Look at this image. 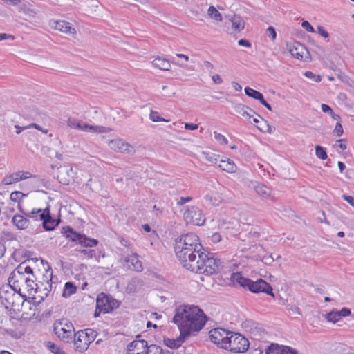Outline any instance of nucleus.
<instances>
[{
  "label": "nucleus",
  "instance_id": "obj_1",
  "mask_svg": "<svg viewBox=\"0 0 354 354\" xmlns=\"http://www.w3.org/2000/svg\"><path fill=\"white\" fill-rule=\"evenodd\" d=\"M173 322L178 325L180 336L176 339H165L164 342L167 347L177 348L187 337L203 328L206 316L198 306H181L176 308Z\"/></svg>",
  "mask_w": 354,
  "mask_h": 354
},
{
  "label": "nucleus",
  "instance_id": "obj_2",
  "mask_svg": "<svg viewBox=\"0 0 354 354\" xmlns=\"http://www.w3.org/2000/svg\"><path fill=\"white\" fill-rule=\"evenodd\" d=\"M192 263H194L195 268L191 266V268L186 269L192 272L198 274H205L210 276L220 272L224 267V263L220 259L217 258L216 255L212 252H208L203 248L196 255L194 260L191 261Z\"/></svg>",
  "mask_w": 354,
  "mask_h": 354
},
{
  "label": "nucleus",
  "instance_id": "obj_3",
  "mask_svg": "<svg viewBox=\"0 0 354 354\" xmlns=\"http://www.w3.org/2000/svg\"><path fill=\"white\" fill-rule=\"evenodd\" d=\"M230 279L234 286L248 289L254 293L265 292L274 297L272 286L262 279L253 281L248 278H245L240 272H234L231 274Z\"/></svg>",
  "mask_w": 354,
  "mask_h": 354
},
{
  "label": "nucleus",
  "instance_id": "obj_4",
  "mask_svg": "<svg viewBox=\"0 0 354 354\" xmlns=\"http://www.w3.org/2000/svg\"><path fill=\"white\" fill-rule=\"evenodd\" d=\"M53 330L57 337L65 343L72 342L75 333L73 324L67 319L56 320Z\"/></svg>",
  "mask_w": 354,
  "mask_h": 354
},
{
  "label": "nucleus",
  "instance_id": "obj_5",
  "mask_svg": "<svg viewBox=\"0 0 354 354\" xmlns=\"http://www.w3.org/2000/svg\"><path fill=\"white\" fill-rule=\"evenodd\" d=\"M120 302L112 296L101 292L96 299V309L94 316L98 317L101 313H109L118 308Z\"/></svg>",
  "mask_w": 354,
  "mask_h": 354
},
{
  "label": "nucleus",
  "instance_id": "obj_6",
  "mask_svg": "<svg viewBox=\"0 0 354 354\" xmlns=\"http://www.w3.org/2000/svg\"><path fill=\"white\" fill-rule=\"evenodd\" d=\"M62 233L70 241L78 243L83 247H93L98 243L97 240L88 238L85 234L78 233L70 226L63 227Z\"/></svg>",
  "mask_w": 354,
  "mask_h": 354
},
{
  "label": "nucleus",
  "instance_id": "obj_7",
  "mask_svg": "<svg viewBox=\"0 0 354 354\" xmlns=\"http://www.w3.org/2000/svg\"><path fill=\"white\" fill-rule=\"evenodd\" d=\"M227 344L224 345V349H229L234 353L245 352L249 348V341L239 333L232 332Z\"/></svg>",
  "mask_w": 354,
  "mask_h": 354
},
{
  "label": "nucleus",
  "instance_id": "obj_8",
  "mask_svg": "<svg viewBox=\"0 0 354 354\" xmlns=\"http://www.w3.org/2000/svg\"><path fill=\"white\" fill-rule=\"evenodd\" d=\"M180 248L183 246V248L187 250H203V245L199 242V239L197 235L193 233H188L186 234L181 235L180 237L175 240L174 246Z\"/></svg>",
  "mask_w": 354,
  "mask_h": 354
},
{
  "label": "nucleus",
  "instance_id": "obj_9",
  "mask_svg": "<svg viewBox=\"0 0 354 354\" xmlns=\"http://www.w3.org/2000/svg\"><path fill=\"white\" fill-rule=\"evenodd\" d=\"M175 254L176 255L177 259L180 261V264L183 268L185 269L187 268H191V266H193V268H195L194 263H192L191 261H193L196 258V254L198 253L200 251L199 250H185L183 248V246L182 248L178 247H174Z\"/></svg>",
  "mask_w": 354,
  "mask_h": 354
},
{
  "label": "nucleus",
  "instance_id": "obj_10",
  "mask_svg": "<svg viewBox=\"0 0 354 354\" xmlns=\"http://www.w3.org/2000/svg\"><path fill=\"white\" fill-rule=\"evenodd\" d=\"M183 218L187 224L191 223L198 226L203 225L205 221L202 211L196 206L188 207L184 212Z\"/></svg>",
  "mask_w": 354,
  "mask_h": 354
},
{
  "label": "nucleus",
  "instance_id": "obj_11",
  "mask_svg": "<svg viewBox=\"0 0 354 354\" xmlns=\"http://www.w3.org/2000/svg\"><path fill=\"white\" fill-rule=\"evenodd\" d=\"M26 272V264L24 263H20L10 274V276L8 278V283H13V288L15 291H17L18 293L22 297H26V295L21 293V288H18V283L19 281H24L25 277L24 274Z\"/></svg>",
  "mask_w": 354,
  "mask_h": 354
},
{
  "label": "nucleus",
  "instance_id": "obj_12",
  "mask_svg": "<svg viewBox=\"0 0 354 354\" xmlns=\"http://www.w3.org/2000/svg\"><path fill=\"white\" fill-rule=\"evenodd\" d=\"M231 333L232 331L226 330L221 328H214L209 333V339L212 342L224 348V345L227 344Z\"/></svg>",
  "mask_w": 354,
  "mask_h": 354
},
{
  "label": "nucleus",
  "instance_id": "obj_13",
  "mask_svg": "<svg viewBox=\"0 0 354 354\" xmlns=\"http://www.w3.org/2000/svg\"><path fill=\"white\" fill-rule=\"evenodd\" d=\"M156 344L148 346L145 340H134L128 345L127 354H149Z\"/></svg>",
  "mask_w": 354,
  "mask_h": 354
},
{
  "label": "nucleus",
  "instance_id": "obj_14",
  "mask_svg": "<svg viewBox=\"0 0 354 354\" xmlns=\"http://www.w3.org/2000/svg\"><path fill=\"white\" fill-rule=\"evenodd\" d=\"M89 339L86 333H84V330H79L77 333H75L72 342H73L77 351L82 352L86 351L91 344Z\"/></svg>",
  "mask_w": 354,
  "mask_h": 354
},
{
  "label": "nucleus",
  "instance_id": "obj_15",
  "mask_svg": "<svg viewBox=\"0 0 354 354\" xmlns=\"http://www.w3.org/2000/svg\"><path fill=\"white\" fill-rule=\"evenodd\" d=\"M57 180L63 185H69L73 181V168L69 166L64 165L57 169Z\"/></svg>",
  "mask_w": 354,
  "mask_h": 354
},
{
  "label": "nucleus",
  "instance_id": "obj_16",
  "mask_svg": "<svg viewBox=\"0 0 354 354\" xmlns=\"http://www.w3.org/2000/svg\"><path fill=\"white\" fill-rule=\"evenodd\" d=\"M110 148L116 152L120 153H133V147L122 139H115L110 141L109 144Z\"/></svg>",
  "mask_w": 354,
  "mask_h": 354
},
{
  "label": "nucleus",
  "instance_id": "obj_17",
  "mask_svg": "<svg viewBox=\"0 0 354 354\" xmlns=\"http://www.w3.org/2000/svg\"><path fill=\"white\" fill-rule=\"evenodd\" d=\"M39 221H42L43 227L46 231L54 230L59 224V221L51 217L48 208L39 214Z\"/></svg>",
  "mask_w": 354,
  "mask_h": 354
},
{
  "label": "nucleus",
  "instance_id": "obj_18",
  "mask_svg": "<svg viewBox=\"0 0 354 354\" xmlns=\"http://www.w3.org/2000/svg\"><path fill=\"white\" fill-rule=\"evenodd\" d=\"M34 278L35 277L33 275L32 278L26 277L24 281H19L17 288L22 286L23 289L26 290L29 296L34 295L35 293L41 292V287L38 283H35Z\"/></svg>",
  "mask_w": 354,
  "mask_h": 354
},
{
  "label": "nucleus",
  "instance_id": "obj_19",
  "mask_svg": "<svg viewBox=\"0 0 354 354\" xmlns=\"http://www.w3.org/2000/svg\"><path fill=\"white\" fill-rule=\"evenodd\" d=\"M234 109L236 113H237L240 117L248 118L249 120L254 116L261 118V116L256 113L253 109L242 104H235Z\"/></svg>",
  "mask_w": 354,
  "mask_h": 354
},
{
  "label": "nucleus",
  "instance_id": "obj_20",
  "mask_svg": "<svg viewBox=\"0 0 354 354\" xmlns=\"http://www.w3.org/2000/svg\"><path fill=\"white\" fill-rule=\"evenodd\" d=\"M50 26L55 30L62 32L74 35L76 34V30L72 28L70 24L66 21H53L50 22Z\"/></svg>",
  "mask_w": 354,
  "mask_h": 354
},
{
  "label": "nucleus",
  "instance_id": "obj_21",
  "mask_svg": "<svg viewBox=\"0 0 354 354\" xmlns=\"http://www.w3.org/2000/svg\"><path fill=\"white\" fill-rule=\"evenodd\" d=\"M124 262L129 269L136 270L137 272L142 270V262L138 259V255L136 254H132L131 255L126 257Z\"/></svg>",
  "mask_w": 354,
  "mask_h": 354
},
{
  "label": "nucleus",
  "instance_id": "obj_22",
  "mask_svg": "<svg viewBox=\"0 0 354 354\" xmlns=\"http://www.w3.org/2000/svg\"><path fill=\"white\" fill-rule=\"evenodd\" d=\"M9 286L6 287L8 290H4L3 288L0 290V298L5 300L8 304L12 306L14 304L12 297L15 296V292H18L14 290L13 283H9Z\"/></svg>",
  "mask_w": 354,
  "mask_h": 354
},
{
  "label": "nucleus",
  "instance_id": "obj_23",
  "mask_svg": "<svg viewBox=\"0 0 354 354\" xmlns=\"http://www.w3.org/2000/svg\"><path fill=\"white\" fill-rule=\"evenodd\" d=\"M255 324L251 320H246L243 322L242 326L245 328L248 332L250 333L252 335L254 336V339H258L259 336H261V333H264V330L261 328L257 326H254Z\"/></svg>",
  "mask_w": 354,
  "mask_h": 354
},
{
  "label": "nucleus",
  "instance_id": "obj_24",
  "mask_svg": "<svg viewBox=\"0 0 354 354\" xmlns=\"http://www.w3.org/2000/svg\"><path fill=\"white\" fill-rule=\"evenodd\" d=\"M83 131L94 132V133H108L111 131L109 127L102 126L90 125L81 121V127L79 129Z\"/></svg>",
  "mask_w": 354,
  "mask_h": 354
},
{
  "label": "nucleus",
  "instance_id": "obj_25",
  "mask_svg": "<svg viewBox=\"0 0 354 354\" xmlns=\"http://www.w3.org/2000/svg\"><path fill=\"white\" fill-rule=\"evenodd\" d=\"M217 165L222 170L229 173H234L236 170V165L229 158H219Z\"/></svg>",
  "mask_w": 354,
  "mask_h": 354
},
{
  "label": "nucleus",
  "instance_id": "obj_26",
  "mask_svg": "<svg viewBox=\"0 0 354 354\" xmlns=\"http://www.w3.org/2000/svg\"><path fill=\"white\" fill-rule=\"evenodd\" d=\"M12 223L19 230H26L28 228L30 221L22 215L16 214L12 218Z\"/></svg>",
  "mask_w": 354,
  "mask_h": 354
},
{
  "label": "nucleus",
  "instance_id": "obj_27",
  "mask_svg": "<svg viewBox=\"0 0 354 354\" xmlns=\"http://www.w3.org/2000/svg\"><path fill=\"white\" fill-rule=\"evenodd\" d=\"M252 121L249 120L250 123L256 124V127L262 132H271V127L268 122L265 120L262 117L259 118L258 117L252 118Z\"/></svg>",
  "mask_w": 354,
  "mask_h": 354
},
{
  "label": "nucleus",
  "instance_id": "obj_28",
  "mask_svg": "<svg viewBox=\"0 0 354 354\" xmlns=\"http://www.w3.org/2000/svg\"><path fill=\"white\" fill-rule=\"evenodd\" d=\"M287 48L292 57L299 60H301L303 59V53L300 50L304 49V46L300 43L287 44Z\"/></svg>",
  "mask_w": 354,
  "mask_h": 354
},
{
  "label": "nucleus",
  "instance_id": "obj_29",
  "mask_svg": "<svg viewBox=\"0 0 354 354\" xmlns=\"http://www.w3.org/2000/svg\"><path fill=\"white\" fill-rule=\"evenodd\" d=\"M50 279H48V277L46 276V279L45 281V283L43 282H40L39 286L41 287V295L39 296L41 297V300H44L45 297L48 295V293L50 292L52 288V284L50 283V281L52 280V272L49 274Z\"/></svg>",
  "mask_w": 354,
  "mask_h": 354
},
{
  "label": "nucleus",
  "instance_id": "obj_30",
  "mask_svg": "<svg viewBox=\"0 0 354 354\" xmlns=\"http://www.w3.org/2000/svg\"><path fill=\"white\" fill-rule=\"evenodd\" d=\"M24 174L21 173V171L13 173L10 175H8V176H6V177H4L2 183L4 185H11V184L15 183L19 180L28 178V176H23Z\"/></svg>",
  "mask_w": 354,
  "mask_h": 354
},
{
  "label": "nucleus",
  "instance_id": "obj_31",
  "mask_svg": "<svg viewBox=\"0 0 354 354\" xmlns=\"http://www.w3.org/2000/svg\"><path fill=\"white\" fill-rule=\"evenodd\" d=\"M152 64L160 70L168 71L171 68L170 62L168 59L162 57H157L153 60Z\"/></svg>",
  "mask_w": 354,
  "mask_h": 354
},
{
  "label": "nucleus",
  "instance_id": "obj_32",
  "mask_svg": "<svg viewBox=\"0 0 354 354\" xmlns=\"http://www.w3.org/2000/svg\"><path fill=\"white\" fill-rule=\"evenodd\" d=\"M205 203L207 205L218 206L221 203V197L217 194H207L205 198Z\"/></svg>",
  "mask_w": 354,
  "mask_h": 354
},
{
  "label": "nucleus",
  "instance_id": "obj_33",
  "mask_svg": "<svg viewBox=\"0 0 354 354\" xmlns=\"http://www.w3.org/2000/svg\"><path fill=\"white\" fill-rule=\"evenodd\" d=\"M231 22L232 24V28L235 31L240 32L245 28V21L239 15H234L231 19Z\"/></svg>",
  "mask_w": 354,
  "mask_h": 354
},
{
  "label": "nucleus",
  "instance_id": "obj_34",
  "mask_svg": "<svg viewBox=\"0 0 354 354\" xmlns=\"http://www.w3.org/2000/svg\"><path fill=\"white\" fill-rule=\"evenodd\" d=\"M15 235L9 231L3 230L0 234V242H2L3 245L7 243H11L16 241Z\"/></svg>",
  "mask_w": 354,
  "mask_h": 354
},
{
  "label": "nucleus",
  "instance_id": "obj_35",
  "mask_svg": "<svg viewBox=\"0 0 354 354\" xmlns=\"http://www.w3.org/2000/svg\"><path fill=\"white\" fill-rule=\"evenodd\" d=\"M254 190L259 196L268 198L270 194V189L265 185L258 184L254 186Z\"/></svg>",
  "mask_w": 354,
  "mask_h": 354
},
{
  "label": "nucleus",
  "instance_id": "obj_36",
  "mask_svg": "<svg viewBox=\"0 0 354 354\" xmlns=\"http://www.w3.org/2000/svg\"><path fill=\"white\" fill-rule=\"evenodd\" d=\"M283 346L272 343L266 349V354H282Z\"/></svg>",
  "mask_w": 354,
  "mask_h": 354
},
{
  "label": "nucleus",
  "instance_id": "obj_37",
  "mask_svg": "<svg viewBox=\"0 0 354 354\" xmlns=\"http://www.w3.org/2000/svg\"><path fill=\"white\" fill-rule=\"evenodd\" d=\"M76 286L72 282H66L64 285V289L62 293L63 297H67L76 292Z\"/></svg>",
  "mask_w": 354,
  "mask_h": 354
},
{
  "label": "nucleus",
  "instance_id": "obj_38",
  "mask_svg": "<svg viewBox=\"0 0 354 354\" xmlns=\"http://www.w3.org/2000/svg\"><path fill=\"white\" fill-rule=\"evenodd\" d=\"M245 95H248L250 97H252L253 99L259 100V98H261V96L263 94L260 93L259 91H257L256 90H254L250 87H245Z\"/></svg>",
  "mask_w": 354,
  "mask_h": 354
},
{
  "label": "nucleus",
  "instance_id": "obj_39",
  "mask_svg": "<svg viewBox=\"0 0 354 354\" xmlns=\"http://www.w3.org/2000/svg\"><path fill=\"white\" fill-rule=\"evenodd\" d=\"M208 15L217 21H221L223 18L221 13L214 7L210 6L208 9Z\"/></svg>",
  "mask_w": 354,
  "mask_h": 354
},
{
  "label": "nucleus",
  "instance_id": "obj_40",
  "mask_svg": "<svg viewBox=\"0 0 354 354\" xmlns=\"http://www.w3.org/2000/svg\"><path fill=\"white\" fill-rule=\"evenodd\" d=\"M46 346L48 350H50L53 353L55 354H64V351L62 348L57 345L56 344L52 342H48L46 343Z\"/></svg>",
  "mask_w": 354,
  "mask_h": 354
},
{
  "label": "nucleus",
  "instance_id": "obj_41",
  "mask_svg": "<svg viewBox=\"0 0 354 354\" xmlns=\"http://www.w3.org/2000/svg\"><path fill=\"white\" fill-rule=\"evenodd\" d=\"M326 318L328 322L335 323L338 322L341 317L338 310H332L326 315Z\"/></svg>",
  "mask_w": 354,
  "mask_h": 354
},
{
  "label": "nucleus",
  "instance_id": "obj_42",
  "mask_svg": "<svg viewBox=\"0 0 354 354\" xmlns=\"http://www.w3.org/2000/svg\"><path fill=\"white\" fill-rule=\"evenodd\" d=\"M315 153L321 160H326L328 157L325 149L320 145H317L315 147Z\"/></svg>",
  "mask_w": 354,
  "mask_h": 354
},
{
  "label": "nucleus",
  "instance_id": "obj_43",
  "mask_svg": "<svg viewBox=\"0 0 354 354\" xmlns=\"http://www.w3.org/2000/svg\"><path fill=\"white\" fill-rule=\"evenodd\" d=\"M151 353L149 354H173L171 351L168 350H164L162 347L156 345L155 346L151 347Z\"/></svg>",
  "mask_w": 354,
  "mask_h": 354
},
{
  "label": "nucleus",
  "instance_id": "obj_44",
  "mask_svg": "<svg viewBox=\"0 0 354 354\" xmlns=\"http://www.w3.org/2000/svg\"><path fill=\"white\" fill-rule=\"evenodd\" d=\"M67 124L69 127L75 129H79L81 127V121L75 118H68Z\"/></svg>",
  "mask_w": 354,
  "mask_h": 354
},
{
  "label": "nucleus",
  "instance_id": "obj_45",
  "mask_svg": "<svg viewBox=\"0 0 354 354\" xmlns=\"http://www.w3.org/2000/svg\"><path fill=\"white\" fill-rule=\"evenodd\" d=\"M149 118L153 122H162V121L169 122V120H165V119L162 118V117H160L159 115V113L158 111H153V110L151 111V112H150Z\"/></svg>",
  "mask_w": 354,
  "mask_h": 354
},
{
  "label": "nucleus",
  "instance_id": "obj_46",
  "mask_svg": "<svg viewBox=\"0 0 354 354\" xmlns=\"http://www.w3.org/2000/svg\"><path fill=\"white\" fill-rule=\"evenodd\" d=\"M31 127H35L37 129L41 130V128L37 124H30L28 126H26V127H20L19 125L15 126V128L17 129L16 133L17 134L20 133L23 130H26V129H28Z\"/></svg>",
  "mask_w": 354,
  "mask_h": 354
},
{
  "label": "nucleus",
  "instance_id": "obj_47",
  "mask_svg": "<svg viewBox=\"0 0 354 354\" xmlns=\"http://www.w3.org/2000/svg\"><path fill=\"white\" fill-rule=\"evenodd\" d=\"M84 333H86L87 337H89L90 343L93 342L97 336V332L91 328H87L85 330H84Z\"/></svg>",
  "mask_w": 354,
  "mask_h": 354
},
{
  "label": "nucleus",
  "instance_id": "obj_48",
  "mask_svg": "<svg viewBox=\"0 0 354 354\" xmlns=\"http://www.w3.org/2000/svg\"><path fill=\"white\" fill-rule=\"evenodd\" d=\"M204 155L205 156L206 160H207L209 162L216 164L218 162L219 157H216L214 153H204Z\"/></svg>",
  "mask_w": 354,
  "mask_h": 354
},
{
  "label": "nucleus",
  "instance_id": "obj_49",
  "mask_svg": "<svg viewBox=\"0 0 354 354\" xmlns=\"http://www.w3.org/2000/svg\"><path fill=\"white\" fill-rule=\"evenodd\" d=\"M24 196H25V194H24L22 192H21L19 191H15L10 194V200L16 202Z\"/></svg>",
  "mask_w": 354,
  "mask_h": 354
},
{
  "label": "nucleus",
  "instance_id": "obj_50",
  "mask_svg": "<svg viewBox=\"0 0 354 354\" xmlns=\"http://www.w3.org/2000/svg\"><path fill=\"white\" fill-rule=\"evenodd\" d=\"M42 212H43L41 209H33L31 212L24 213V214L29 218H33V219H35L36 221H37V214L39 213L40 214Z\"/></svg>",
  "mask_w": 354,
  "mask_h": 354
},
{
  "label": "nucleus",
  "instance_id": "obj_51",
  "mask_svg": "<svg viewBox=\"0 0 354 354\" xmlns=\"http://www.w3.org/2000/svg\"><path fill=\"white\" fill-rule=\"evenodd\" d=\"M267 35L271 38L272 41L275 40L277 37L276 30L274 27L269 26L266 30Z\"/></svg>",
  "mask_w": 354,
  "mask_h": 354
},
{
  "label": "nucleus",
  "instance_id": "obj_52",
  "mask_svg": "<svg viewBox=\"0 0 354 354\" xmlns=\"http://www.w3.org/2000/svg\"><path fill=\"white\" fill-rule=\"evenodd\" d=\"M304 75L307 77V78H310V79H313L315 82H319L321 81V77L319 75H315L313 72L311 71H306L304 73Z\"/></svg>",
  "mask_w": 354,
  "mask_h": 354
},
{
  "label": "nucleus",
  "instance_id": "obj_53",
  "mask_svg": "<svg viewBox=\"0 0 354 354\" xmlns=\"http://www.w3.org/2000/svg\"><path fill=\"white\" fill-rule=\"evenodd\" d=\"M261 261L266 265H271L274 261V258L272 254H266L262 257Z\"/></svg>",
  "mask_w": 354,
  "mask_h": 354
},
{
  "label": "nucleus",
  "instance_id": "obj_54",
  "mask_svg": "<svg viewBox=\"0 0 354 354\" xmlns=\"http://www.w3.org/2000/svg\"><path fill=\"white\" fill-rule=\"evenodd\" d=\"M301 26L308 32H315L314 28L308 21H303L301 23Z\"/></svg>",
  "mask_w": 354,
  "mask_h": 354
},
{
  "label": "nucleus",
  "instance_id": "obj_55",
  "mask_svg": "<svg viewBox=\"0 0 354 354\" xmlns=\"http://www.w3.org/2000/svg\"><path fill=\"white\" fill-rule=\"evenodd\" d=\"M334 133L336 134L337 137H340L343 134V127L340 122H337L335 125V129L333 131Z\"/></svg>",
  "mask_w": 354,
  "mask_h": 354
},
{
  "label": "nucleus",
  "instance_id": "obj_56",
  "mask_svg": "<svg viewBox=\"0 0 354 354\" xmlns=\"http://www.w3.org/2000/svg\"><path fill=\"white\" fill-rule=\"evenodd\" d=\"M23 11L25 13V15H26L27 18H28V19H31L35 17L36 12L34 10H32L28 8L25 7L23 9Z\"/></svg>",
  "mask_w": 354,
  "mask_h": 354
},
{
  "label": "nucleus",
  "instance_id": "obj_57",
  "mask_svg": "<svg viewBox=\"0 0 354 354\" xmlns=\"http://www.w3.org/2000/svg\"><path fill=\"white\" fill-rule=\"evenodd\" d=\"M214 138L216 140L221 141L225 145H227L228 142L227 138L221 133L214 132Z\"/></svg>",
  "mask_w": 354,
  "mask_h": 354
},
{
  "label": "nucleus",
  "instance_id": "obj_58",
  "mask_svg": "<svg viewBox=\"0 0 354 354\" xmlns=\"http://www.w3.org/2000/svg\"><path fill=\"white\" fill-rule=\"evenodd\" d=\"M317 33L324 38H328L329 37L328 32L322 26H319L317 27Z\"/></svg>",
  "mask_w": 354,
  "mask_h": 354
},
{
  "label": "nucleus",
  "instance_id": "obj_59",
  "mask_svg": "<svg viewBox=\"0 0 354 354\" xmlns=\"http://www.w3.org/2000/svg\"><path fill=\"white\" fill-rule=\"evenodd\" d=\"M192 200V198L190 196L187 197H180L178 201L177 204L179 205H183L188 202H190Z\"/></svg>",
  "mask_w": 354,
  "mask_h": 354
},
{
  "label": "nucleus",
  "instance_id": "obj_60",
  "mask_svg": "<svg viewBox=\"0 0 354 354\" xmlns=\"http://www.w3.org/2000/svg\"><path fill=\"white\" fill-rule=\"evenodd\" d=\"M282 354H298L296 351L289 346H284Z\"/></svg>",
  "mask_w": 354,
  "mask_h": 354
},
{
  "label": "nucleus",
  "instance_id": "obj_61",
  "mask_svg": "<svg viewBox=\"0 0 354 354\" xmlns=\"http://www.w3.org/2000/svg\"><path fill=\"white\" fill-rule=\"evenodd\" d=\"M338 312L339 313L340 317L350 315L351 313V310L347 308H343L341 310Z\"/></svg>",
  "mask_w": 354,
  "mask_h": 354
},
{
  "label": "nucleus",
  "instance_id": "obj_62",
  "mask_svg": "<svg viewBox=\"0 0 354 354\" xmlns=\"http://www.w3.org/2000/svg\"><path fill=\"white\" fill-rule=\"evenodd\" d=\"M185 128L187 130H196L198 128V125L194 123H185Z\"/></svg>",
  "mask_w": 354,
  "mask_h": 354
},
{
  "label": "nucleus",
  "instance_id": "obj_63",
  "mask_svg": "<svg viewBox=\"0 0 354 354\" xmlns=\"http://www.w3.org/2000/svg\"><path fill=\"white\" fill-rule=\"evenodd\" d=\"M343 198L351 206L354 207V198L351 196L343 195Z\"/></svg>",
  "mask_w": 354,
  "mask_h": 354
},
{
  "label": "nucleus",
  "instance_id": "obj_64",
  "mask_svg": "<svg viewBox=\"0 0 354 354\" xmlns=\"http://www.w3.org/2000/svg\"><path fill=\"white\" fill-rule=\"evenodd\" d=\"M212 78L213 82L216 84H221L223 82V80L218 74L214 75Z\"/></svg>",
  "mask_w": 354,
  "mask_h": 354
}]
</instances>
